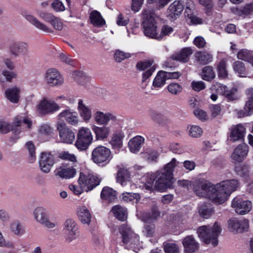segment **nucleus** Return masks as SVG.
<instances>
[{"label": "nucleus", "instance_id": "30", "mask_svg": "<svg viewBox=\"0 0 253 253\" xmlns=\"http://www.w3.org/2000/svg\"><path fill=\"white\" fill-rule=\"evenodd\" d=\"M78 110L85 122L87 123L90 120L92 117L91 110L84 103L82 99L78 101Z\"/></svg>", "mask_w": 253, "mask_h": 253}, {"label": "nucleus", "instance_id": "28", "mask_svg": "<svg viewBox=\"0 0 253 253\" xmlns=\"http://www.w3.org/2000/svg\"><path fill=\"white\" fill-rule=\"evenodd\" d=\"M192 53V50L190 48H184L180 51L173 54L171 56V58L174 60L186 63L189 61Z\"/></svg>", "mask_w": 253, "mask_h": 253}, {"label": "nucleus", "instance_id": "46", "mask_svg": "<svg viewBox=\"0 0 253 253\" xmlns=\"http://www.w3.org/2000/svg\"><path fill=\"white\" fill-rule=\"evenodd\" d=\"M213 211V208L207 204H203L201 206L199 211L200 215L205 218L210 217Z\"/></svg>", "mask_w": 253, "mask_h": 253}, {"label": "nucleus", "instance_id": "8", "mask_svg": "<svg viewBox=\"0 0 253 253\" xmlns=\"http://www.w3.org/2000/svg\"><path fill=\"white\" fill-rule=\"evenodd\" d=\"M93 136L90 129L82 127L78 130L75 145L80 150H85L91 144Z\"/></svg>", "mask_w": 253, "mask_h": 253}, {"label": "nucleus", "instance_id": "31", "mask_svg": "<svg viewBox=\"0 0 253 253\" xmlns=\"http://www.w3.org/2000/svg\"><path fill=\"white\" fill-rule=\"evenodd\" d=\"M245 128L242 125H238L231 128V132L229 136L230 140L232 142L242 139L245 133Z\"/></svg>", "mask_w": 253, "mask_h": 253}, {"label": "nucleus", "instance_id": "32", "mask_svg": "<svg viewBox=\"0 0 253 253\" xmlns=\"http://www.w3.org/2000/svg\"><path fill=\"white\" fill-rule=\"evenodd\" d=\"M77 214L80 220L84 224H89L92 216L89 210L85 206H81L77 209Z\"/></svg>", "mask_w": 253, "mask_h": 253}, {"label": "nucleus", "instance_id": "54", "mask_svg": "<svg viewBox=\"0 0 253 253\" xmlns=\"http://www.w3.org/2000/svg\"><path fill=\"white\" fill-rule=\"evenodd\" d=\"M130 54L126 53L120 50H117L114 54V59L117 62H121L125 59L130 57Z\"/></svg>", "mask_w": 253, "mask_h": 253}, {"label": "nucleus", "instance_id": "60", "mask_svg": "<svg viewBox=\"0 0 253 253\" xmlns=\"http://www.w3.org/2000/svg\"><path fill=\"white\" fill-rule=\"evenodd\" d=\"M233 68L236 73L240 74H244L246 71L244 64L240 61H236L234 63Z\"/></svg>", "mask_w": 253, "mask_h": 253}, {"label": "nucleus", "instance_id": "27", "mask_svg": "<svg viewBox=\"0 0 253 253\" xmlns=\"http://www.w3.org/2000/svg\"><path fill=\"white\" fill-rule=\"evenodd\" d=\"M92 130L95 135L97 140H104L107 138L110 134V127L103 125L102 126H98L93 125L91 127Z\"/></svg>", "mask_w": 253, "mask_h": 253}, {"label": "nucleus", "instance_id": "6", "mask_svg": "<svg viewBox=\"0 0 253 253\" xmlns=\"http://www.w3.org/2000/svg\"><path fill=\"white\" fill-rule=\"evenodd\" d=\"M22 123L27 125L28 129L31 128L32 121L27 117H23L21 115L17 116L14 118L12 125L6 121H1L0 122V133L6 134L11 130L16 132L17 129L16 127L21 126Z\"/></svg>", "mask_w": 253, "mask_h": 253}, {"label": "nucleus", "instance_id": "61", "mask_svg": "<svg viewBox=\"0 0 253 253\" xmlns=\"http://www.w3.org/2000/svg\"><path fill=\"white\" fill-rule=\"evenodd\" d=\"M2 74L6 80L9 82H11L13 79H16L17 77V74L13 71L4 70L2 71Z\"/></svg>", "mask_w": 253, "mask_h": 253}, {"label": "nucleus", "instance_id": "62", "mask_svg": "<svg viewBox=\"0 0 253 253\" xmlns=\"http://www.w3.org/2000/svg\"><path fill=\"white\" fill-rule=\"evenodd\" d=\"M153 62L152 61H145L139 62L136 64V68L140 71L146 70L149 68H151Z\"/></svg>", "mask_w": 253, "mask_h": 253}, {"label": "nucleus", "instance_id": "49", "mask_svg": "<svg viewBox=\"0 0 253 253\" xmlns=\"http://www.w3.org/2000/svg\"><path fill=\"white\" fill-rule=\"evenodd\" d=\"M122 199L126 202H132L136 200V202L140 199V195L138 193L125 192L122 194Z\"/></svg>", "mask_w": 253, "mask_h": 253}, {"label": "nucleus", "instance_id": "12", "mask_svg": "<svg viewBox=\"0 0 253 253\" xmlns=\"http://www.w3.org/2000/svg\"><path fill=\"white\" fill-rule=\"evenodd\" d=\"M45 81L50 86H59L64 83V79L58 70L54 68H50L46 71Z\"/></svg>", "mask_w": 253, "mask_h": 253}, {"label": "nucleus", "instance_id": "29", "mask_svg": "<svg viewBox=\"0 0 253 253\" xmlns=\"http://www.w3.org/2000/svg\"><path fill=\"white\" fill-rule=\"evenodd\" d=\"M25 19L38 29L45 32L51 33L52 30L44 23L39 21L36 17L31 14L24 15Z\"/></svg>", "mask_w": 253, "mask_h": 253}, {"label": "nucleus", "instance_id": "48", "mask_svg": "<svg viewBox=\"0 0 253 253\" xmlns=\"http://www.w3.org/2000/svg\"><path fill=\"white\" fill-rule=\"evenodd\" d=\"M164 249L165 253H179V247L175 243L165 242Z\"/></svg>", "mask_w": 253, "mask_h": 253}, {"label": "nucleus", "instance_id": "2", "mask_svg": "<svg viewBox=\"0 0 253 253\" xmlns=\"http://www.w3.org/2000/svg\"><path fill=\"white\" fill-rule=\"evenodd\" d=\"M180 163L175 158L165 165L161 170L155 172L156 181L155 188L160 191H163L170 188L173 183V172L175 167H178Z\"/></svg>", "mask_w": 253, "mask_h": 253}, {"label": "nucleus", "instance_id": "23", "mask_svg": "<svg viewBox=\"0 0 253 253\" xmlns=\"http://www.w3.org/2000/svg\"><path fill=\"white\" fill-rule=\"evenodd\" d=\"M76 173V171L74 168L64 164L57 167L54 170L55 175L62 179L72 178Z\"/></svg>", "mask_w": 253, "mask_h": 253}, {"label": "nucleus", "instance_id": "4", "mask_svg": "<svg viewBox=\"0 0 253 253\" xmlns=\"http://www.w3.org/2000/svg\"><path fill=\"white\" fill-rule=\"evenodd\" d=\"M222 229L219 223L215 222L211 226L204 225L199 227L197 231L198 237L205 243L211 244L214 247L218 244L217 238L221 233Z\"/></svg>", "mask_w": 253, "mask_h": 253}, {"label": "nucleus", "instance_id": "64", "mask_svg": "<svg viewBox=\"0 0 253 253\" xmlns=\"http://www.w3.org/2000/svg\"><path fill=\"white\" fill-rule=\"evenodd\" d=\"M253 10V2L246 5L243 8L240 10L238 13L239 15H248L251 13Z\"/></svg>", "mask_w": 253, "mask_h": 253}, {"label": "nucleus", "instance_id": "47", "mask_svg": "<svg viewBox=\"0 0 253 253\" xmlns=\"http://www.w3.org/2000/svg\"><path fill=\"white\" fill-rule=\"evenodd\" d=\"M74 77L75 80L80 84L85 85L89 80V78L84 73L76 71L74 73Z\"/></svg>", "mask_w": 253, "mask_h": 253}, {"label": "nucleus", "instance_id": "10", "mask_svg": "<svg viewBox=\"0 0 253 253\" xmlns=\"http://www.w3.org/2000/svg\"><path fill=\"white\" fill-rule=\"evenodd\" d=\"M60 109V106L54 100L43 98L37 107L38 113L41 116L53 114Z\"/></svg>", "mask_w": 253, "mask_h": 253}, {"label": "nucleus", "instance_id": "1", "mask_svg": "<svg viewBox=\"0 0 253 253\" xmlns=\"http://www.w3.org/2000/svg\"><path fill=\"white\" fill-rule=\"evenodd\" d=\"M238 186V181L233 179L223 181L215 185L211 183H204L195 187L194 191L198 196L208 198L216 204H221Z\"/></svg>", "mask_w": 253, "mask_h": 253}, {"label": "nucleus", "instance_id": "3", "mask_svg": "<svg viewBox=\"0 0 253 253\" xmlns=\"http://www.w3.org/2000/svg\"><path fill=\"white\" fill-rule=\"evenodd\" d=\"M121 235L120 245L125 249L138 253L142 248L139 236L136 234L127 224H122L117 227Z\"/></svg>", "mask_w": 253, "mask_h": 253}, {"label": "nucleus", "instance_id": "5", "mask_svg": "<svg viewBox=\"0 0 253 253\" xmlns=\"http://www.w3.org/2000/svg\"><path fill=\"white\" fill-rule=\"evenodd\" d=\"M144 21L142 23L143 32L145 36L157 39L158 33L155 22L156 15L152 9H145L143 11Z\"/></svg>", "mask_w": 253, "mask_h": 253}, {"label": "nucleus", "instance_id": "51", "mask_svg": "<svg viewBox=\"0 0 253 253\" xmlns=\"http://www.w3.org/2000/svg\"><path fill=\"white\" fill-rule=\"evenodd\" d=\"M173 31V28L169 25H164L161 30V33L158 34L157 40H161L166 36H169Z\"/></svg>", "mask_w": 253, "mask_h": 253}, {"label": "nucleus", "instance_id": "22", "mask_svg": "<svg viewBox=\"0 0 253 253\" xmlns=\"http://www.w3.org/2000/svg\"><path fill=\"white\" fill-rule=\"evenodd\" d=\"M94 121L98 125H107L109 122L117 121V117L112 113H104L101 111H96L93 115Z\"/></svg>", "mask_w": 253, "mask_h": 253}, {"label": "nucleus", "instance_id": "14", "mask_svg": "<svg viewBox=\"0 0 253 253\" xmlns=\"http://www.w3.org/2000/svg\"><path fill=\"white\" fill-rule=\"evenodd\" d=\"M64 231L66 239L70 242L79 236L78 228L76 222L72 219H68L64 223Z\"/></svg>", "mask_w": 253, "mask_h": 253}, {"label": "nucleus", "instance_id": "42", "mask_svg": "<svg viewBox=\"0 0 253 253\" xmlns=\"http://www.w3.org/2000/svg\"><path fill=\"white\" fill-rule=\"evenodd\" d=\"M201 76L202 79L206 81L210 82L212 80L215 76L213 68L210 66L204 67L202 69Z\"/></svg>", "mask_w": 253, "mask_h": 253}, {"label": "nucleus", "instance_id": "26", "mask_svg": "<svg viewBox=\"0 0 253 253\" xmlns=\"http://www.w3.org/2000/svg\"><path fill=\"white\" fill-rule=\"evenodd\" d=\"M184 5L180 1H174L169 7L168 9V16L170 18L175 19L183 11Z\"/></svg>", "mask_w": 253, "mask_h": 253}, {"label": "nucleus", "instance_id": "63", "mask_svg": "<svg viewBox=\"0 0 253 253\" xmlns=\"http://www.w3.org/2000/svg\"><path fill=\"white\" fill-rule=\"evenodd\" d=\"M40 16L41 18L50 24L56 18L52 14L44 12H41L40 14Z\"/></svg>", "mask_w": 253, "mask_h": 253}, {"label": "nucleus", "instance_id": "33", "mask_svg": "<svg viewBox=\"0 0 253 253\" xmlns=\"http://www.w3.org/2000/svg\"><path fill=\"white\" fill-rule=\"evenodd\" d=\"M130 174L128 171L125 169H121L118 172L117 180L123 186H125L127 184L131 185L129 181Z\"/></svg>", "mask_w": 253, "mask_h": 253}, {"label": "nucleus", "instance_id": "24", "mask_svg": "<svg viewBox=\"0 0 253 253\" xmlns=\"http://www.w3.org/2000/svg\"><path fill=\"white\" fill-rule=\"evenodd\" d=\"M182 244L186 253H194L199 248V244L192 235L185 237L182 240Z\"/></svg>", "mask_w": 253, "mask_h": 253}, {"label": "nucleus", "instance_id": "52", "mask_svg": "<svg viewBox=\"0 0 253 253\" xmlns=\"http://www.w3.org/2000/svg\"><path fill=\"white\" fill-rule=\"evenodd\" d=\"M145 158L149 162H156L159 154L156 151L150 150L144 154Z\"/></svg>", "mask_w": 253, "mask_h": 253}, {"label": "nucleus", "instance_id": "37", "mask_svg": "<svg viewBox=\"0 0 253 253\" xmlns=\"http://www.w3.org/2000/svg\"><path fill=\"white\" fill-rule=\"evenodd\" d=\"M195 58L199 64L206 65L212 61V57L207 52L200 51L195 54Z\"/></svg>", "mask_w": 253, "mask_h": 253}, {"label": "nucleus", "instance_id": "17", "mask_svg": "<svg viewBox=\"0 0 253 253\" xmlns=\"http://www.w3.org/2000/svg\"><path fill=\"white\" fill-rule=\"evenodd\" d=\"M231 206L235 209V211L239 214L243 215L248 213L252 208V202L250 201H243L236 197L232 202Z\"/></svg>", "mask_w": 253, "mask_h": 253}, {"label": "nucleus", "instance_id": "50", "mask_svg": "<svg viewBox=\"0 0 253 253\" xmlns=\"http://www.w3.org/2000/svg\"><path fill=\"white\" fill-rule=\"evenodd\" d=\"M167 89L169 93L176 95L181 92L183 88L178 83H171L167 86Z\"/></svg>", "mask_w": 253, "mask_h": 253}, {"label": "nucleus", "instance_id": "41", "mask_svg": "<svg viewBox=\"0 0 253 253\" xmlns=\"http://www.w3.org/2000/svg\"><path fill=\"white\" fill-rule=\"evenodd\" d=\"M237 57L239 59L250 62L253 66V51L247 49H241L238 54Z\"/></svg>", "mask_w": 253, "mask_h": 253}, {"label": "nucleus", "instance_id": "45", "mask_svg": "<svg viewBox=\"0 0 253 253\" xmlns=\"http://www.w3.org/2000/svg\"><path fill=\"white\" fill-rule=\"evenodd\" d=\"M246 93L248 96V100L246 102L244 108L252 114L253 113V88L248 89Z\"/></svg>", "mask_w": 253, "mask_h": 253}, {"label": "nucleus", "instance_id": "16", "mask_svg": "<svg viewBox=\"0 0 253 253\" xmlns=\"http://www.w3.org/2000/svg\"><path fill=\"white\" fill-rule=\"evenodd\" d=\"M9 51L14 57L26 55L29 53L28 46L24 42L16 41L12 42L9 45Z\"/></svg>", "mask_w": 253, "mask_h": 253}, {"label": "nucleus", "instance_id": "20", "mask_svg": "<svg viewBox=\"0 0 253 253\" xmlns=\"http://www.w3.org/2000/svg\"><path fill=\"white\" fill-rule=\"evenodd\" d=\"M212 89H215L217 93L224 95L226 97L231 101L238 99V96L236 94L237 90L236 88L228 89L225 85L216 83L212 86Z\"/></svg>", "mask_w": 253, "mask_h": 253}, {"label": "nucleus", "instance_id": "21", "mask_svg": "<svg viewBox=\"0 0 253 253\" xmlns=\"http://www.w3.org/2000/svg\"><path fill=\"white\" fill-rule=\"evenodd\" d=\"M21 92V87L14 85L6 89L4 95L6 99L9 102L13 104H17L20 101Z\"/></svg>", "mask_w": 253, "mask_h": 253}, {"label": "nucleus", "instance_id": "7", "mask_svg": "<svg viewBox=\"0 0 253 253\" xmlns=\"http://www.w3.org/2000/svg\"><path fill=\"white\" fill-rule=\"evenodd\" d=\"M112 159L110 150L102 145L95 147L92 151L91 159L98 166L108 164Z\"/></svg>", "mask_w": 253, "mask_h": 253}, {"label": "nucleus", "instance_id": "40", "mask_svg": "<svg viewBox=\"0 0 253 253\" xmlns=\"http://www.w3.org/2000/svg\"><path fill=\"white\" fill-rule=\"evenodd\" d=\"M112 211L114 216L121 221L125 220L127 217L126 209L119 205L113 207Z\"/></svg>", "mask_w": 253, "mask_h": 253}, {"label": "nucleus", "instance_id": "53", "mask_svg": "<svg viewBox=\"0 0 253 253\" xmlns=\"http://www.w3.org/2000/svg\"><path fill=\"white\" fill-rule=\"evenodd\" d=\"M26 147L29 151L30 162L33 163L36 159L35 146L33 142L28 141L26 144Z\"/></svg>", "mask_w": 253, "mask_h": 253}, {"label": "nucleus", "instance_id": "58", "mask_svg": "<svg viewBox=\"0 0 253 253\" xmlns=\"http://www.w3.org/2000/svg\"><path fill=\"white\" fill-rule=\"evenodd\" d=\"M155 68L153 67H151L146 72H144L142 75V82L143 84V87H145L147 84V80L150 77L152 76L153 73L154 72Z\"/></svg>", "mask_w": 253, "mask_h": 253}, {"label": "nucleus", "instance_id": "11", "mask_svg": "<svg viewBox=\"0 0 253 253\" xmlns=\"http://www.w3.org/2000/svg\"><path fill=\"white\" fill-rule=\"evenodd\" d=\"M56 125L61 141L67 144L72 143L75 138L73 131L63 122H58Z\"/></svg>", "mask_w": 253, "mask_h": 253}, {"label": "nucleus", "instance_id": "15", "mask_svg": "<svg viewBox=\"0 0 253 253\" xmlns=\"http://www.w3.org/2000/svg\"><path fill=\"white\" fill-rule=\"evenodd\" d=\"M53 155L50 153L42 152L39 160L40 169L44 173H48L54 164Z\"/></svg>", "mask_w": 253, "mask_h": 253}, {"label": "nucleus", "instance_id": "43", "mask_svg": "<svg viewBox=\"0 0 253 253\" xmlns=\"http://www.w3.org/2000/svg\"><path fill=\"white\" fill-rule=\"evenodd\" d=\"M167 80L165 71H159L153 81V85L156 87H161L166 84Z\"/></svg>", "mask_w": 253, "mask_h": 253}, {"label": "nucleus", "instance_id": "59", "mask_svg": "<svg viewBox=\"0 0 253 253\" xmlns=\"http://www.w3.org/2000/svg\"><path fill=\"white\" fill-rule=\"evenodd\" d=\"M202 133V129L198 126H192L189 130V135L193 137H200Z\"/></svg>", "mask_w": 253, "mask_h": 253}, {"label": "nucleus", "instance_id": "34", "mask_svg": "<svg viewBox=\"0 0 253 253\" xmlns=\"http://www.w3.org/2000/svg\"><path fill=\"white\" fill-rule=\"evenodd\" d=\"M144 141V139L140 136H137L131 139L128 143L130 151L133 153L137 152Z\"/></svg>", "mask_w": 253, "mask_h": 253}, {"label": "nucleus", "instance_id": "19", "mask_svg": "<svg viewBox=\"0 0 253 253\" xmlns=\"http://www.w3.org/2000/svg\"><path fill=\"white\" fill-rule=\"evenodd\" d=\"M35 219L38 222L48 228H53L55 227V223L51 222L48 219L45 210L42 207L36 208L34 211Z\"/></svg>", "mask_w": 253, "mask_h": 253}, {"label": "nucleus", "instance_id": "18", "mask_svg": "<svg viewBox=\"0 0 253 253\" xmlns=\"http://www.w3.org/2000/svg\"><path fill=\"white\" fill-rule=\"evenodd\" d=\"M57 118L58 120L65 121L72 126L77 125L79 122L77 113L69 108L65 109L60 113L57 116Z\"/></svg>", "mask_w": 253, "mask_h": 253}, {"label": "nucleus", "instance_id": "56", "mask_svg": "<svg viewBox=\"0 0 253 253\" xmlns=\"http://www.w3.org/2000/svg\"><path fill=\"white\" fill-rule=\"evenodd\" d=\"M160 215V212L157 207H154L152 209L151 213L146 214V216L147 219L145 220V222H150L157 219Z\"/></svg>", "mask_w": 253, "mask_h": 253}, {"label": "nucleus", "instance_id": "13", "mask_svg": "<svg viewBox=\"0 0 253 253\" xmlns=\"http://www.w3.org/2000/svg\"><path fill=\"white\" fill-rule=\"evenodd\" d=\"M249 227V221L246 219L240 220L237 218H232L228 221V229L230 232L234 233L247 231Z\"/></svg>", "mask_w": 253, "mask_h": 253}, {"label": "nucleus", "instance_id": "39", "mask_svg": "<svg viewBox=\"0 0 253 253\" xmlns=\"http://www.w3.org/2000/svg\"><path fill=\"white\" fill-rule=\"evenodd\" d=\"M125 135L123 132L119 131L114 133L111 140V144L113 148L119 149L122 147V139Z\"/></svg>", "mask_w": 253, "mask_h": 253}, {"label": "nucleus", "instance_id": "35", "mask_svg": "<svg viewBox=\"0 0 253 253\" xmlns=\"http://www.w3.org/2000/svg\"><path fill=\"white\" fill-rule=\"evenodd\" d=\"M190 3L189 6H186L184 12L185 16L190 20V22L193 24H199L201 23V19L195 16L192 12V8L194 7L193 3L192 0L188 1Z\"/></svg>", "mask_w": 253, "mask_h": 253}, {"label": "nucleus", "instance_id": "44", "mask_svg": "<svg viewBox=\"0 0 253 253\" xmlns=\"http://www.w3.org/2000/svg\"><path fill=\"white\" fill-rule=\"evenodd\" d=\"M10 231L16 235H21L24 232V228L21 223L18 220L12 221L10 224Z\"/></svg>", "mask_w": 253, "mask_h": 253}, {"label": "nucleus", "instance_id": "25", "mask_svg": "<svg viewBox=\"0 0 253 253\" xmlns=\"http://www.w3.org/2000/svg\"><path fill=\"white\" fill-rule=\"evenodd\" d=\"M248 152V147L246 144L239 145L231 155L234 163L241 162L246 157Z\"/></svg>", "mask_w": 253, "mask_h": 253}, {"label": "nucleus", "instance_id": "9", "mask_svg": "<svg viewBox=\"0 0 253 253\" xmlns=\"http://www.w3.org/2000/svg\"><path fill=\"white\" fill-rule=\"evenodd\" d=\"M100 180V179L95 174L92 173L85 174L81 172L78 182L79 186L83 188L84 191L88 192L98 185Z\"/></svg>", "mask_w": 253, "mask_h": 253}, {"label": "nucleus", "instance_id": "57", "mask_svg": "<svg viewBox=\"0 0 253 253\" xmlns=\"http://www.w3.org/2000/svg\"><path fill=\"white\" fill-rule=\"evenodd\" d=\"M218 76L220 78H224L227 76V72L226 69V63L224 61H221L217 67Z\"/></svg>", "mask_w": 253, "mask_h": 253}, {"label": "nucleus", "instance_id": "38", "mask_svg": "<svg viewBox=\"0 0 253 253\" xmlns=\"http://www.w3.org/2000/svg\"><path fill=\"white\" fill-rule=\"evenodd\" d=\"M89 18L91 23L95 26L100 27L105 24V21L100 12L96 10H94L90 13Z\"/></svg>", "mask_w": 253, "mask_h": 253}, {"label": "nucleus", "instance_id": "55", "mask_svg": "<svg viewBox=\"0 0 253 253\" xmlns=\"http://www.w3.org/2000/svg\"><path fill=\"white\" fill-rule=\"evenodd\" d=\"M58 157L62 160L68 161L71 162L77 161L76 157L75 155L70 153L68 151H63L59 154Z\"/></svg>", "mask_w": 253, "mask_h": 253}, {"label": "nucleus", "instance_id": "36", "mask_svg": "<svg viewBox=\"0 0 253 253\" xmlns=\"http://www.w3.org/2000/svg\"><path fill=\"white\" fill-rule=\"evenodd\" d=\"M101 198L108 202H113L117 198L116 191L110 187H105L101 191Z\"/></svg>", "mask_w": 253, "mask_h": 253}]
</instances>
